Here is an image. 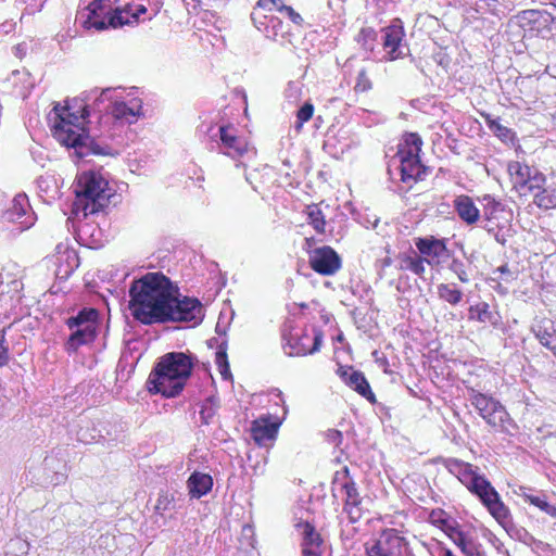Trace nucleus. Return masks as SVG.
<instances>
[{
  "instance_id": "f257e3e1",
  "label": "nucleus",
  "mask_w": 556,
  "mask_h": 556,
  "mask_svg": "<svg viewBox=\"0 0 556 556\" xmlns=\"http://www.w3.org/2000/svg\"><path fill=\"white\" fill-rule=\"evenodd\" d=\"M128 292L131 315L143 325L190 323L195 327L204 318L201 301L181 295L178 286L162 271L134 279Z\"/></svg>"
},
{
  "instance_id": "f03ea898",
  "label": "nucleus",
  "mask_w": 556,
  "mask_h": 556,
  "mask_svg": "<svg viewBox=\"0 0 556 556\" xmlns=\"http://www.w3.org/2000/svg\"><path fill=\"white\" fill-rule=\"evenodd\" d=\"M75 109L70 101H66L65 105L54 104L49 114L54 138L66 148L73 149L74 155L81 160L88 156H116L117 151L91 137L79 126L80 121L90 115L89 104L81 102L77 110Z\"/></svg>"
},
{
  "instance_id": "7ed1b4c3",
  "label": "nucleus",
  "mask_w": 556,
  "mask_h": 556,
  "mask_svg": "<svg viewBox=\"0 0 556 556\" xmlns=\"http://www.w3.org/2000/svg\"><path fill=\"white\" fill-rule=\"evenodd\" d=\"M197 358L184 352H168L159 357L147 380L151 394L174 399L184 391L192 375Z\"/></svg>"
},
{
  "instance_id": "20e7f679",
  "label": "nucleus",
  "mask_w": 556,
  "mask_h": 556,
  "mask_svg": "<svg viewBox=\"0 0 556 556\" xmlns=\"http://www.w3.org/2000/svg\"><path fill=\"white\" fill-rule=\"evenodd\" d=\"M75 213H84V217L97 214L104 210L113 197L108 179L98 172L86 170L76 177Z\"/></svg>"
},
{
  "instance_id": "39448f33",
  "label": "nucleus",
  "mask_w": 556,
  "mask_h": 556,
  "mask_svg": "<svg viewBox=\"0 0 556 556\" xmlns=\"http://www.w3.org/2000/svg\"><path fill=\"white\" fill-rule=\"evenodd\" d=\"M112 0H93L88 7V14L83 21L85 28H94L96 30H105L108 28H117L129 25L138 21L140 14L147 12V8L142 4L138 5L136 11L130 13V4L126 3L124 8H111L108 3ZM118 3L119 0H113Z\"/></svg>"
},
{
  "instance_id": "423d86ee",
  "label": "nucleus",
  "mask_w": 556,
  "mask_h": 556,
  "mask_svg": "<svg viewBox=\"0 0 556 556\" xmlns=\"http://www.w3.org/2000/svg\"><path fill=\"white\" fill-rule=\"evenodd\" d=\"M442 465L473 494L483 506L495 505L498 513H503L502 500L491 482L482 475L476 472L472 465L457 458H444Z\"/></svg>"
},
{
  "instance_id": "0eeeda50",
  "label": "nucleus",
  "mask_w": 556,
  "mask_h": 556,
  "mask_svg": "<svg viewBox=\"0 0 556 556\" xmlns=\"http://www.w3.org/2000/svg\"><path fill=\"white\" fill-rule=\"evenodd\" d=\"M99 312L93 307H85L75 316L66 319L72 333L65 342V350L72 354L81 345L91 343L97 337Z\"/></svg>"
},
{
  "instance_id": "6e6552de",
  "label": "nucleus",
  "mask_w": 556,
  "mask_h": 556,
  "mask_svg": "<svg viewBox=\"0 0 556 556\" xmlns=\"http://www.w3.org/2000/svg\"><path fill=\"white\" fill-rule=\"evenodd\" d=\"M206 134L210 138L207 149L217 151L231 159L242 157L249 152L247 140L237 135V129L232 125L208 126Z\"/></svg>"
},
{
  "instance_id": "1a4fd4ad",
  "label": "nucleus",
  "mask_w": 556,
  "mask_h": 556,
  "mask_svg": "<svg viewBox=\"0 0 556 556\" xmlns=\"http://www.w3.org/2000/svg\"><path fill=\"white\" fill-rule=\"evenodd\" d=\"M471 405L478 410L479 415L491 427L504 429L505 424L510 421V417L505 407L495 399L480 392H475L471 397Z\"/></svg>"
},
{
  "instance_id": "9d476101",
  "label": "nucleus",
  "mask_w": 556,
  "mask_h": 556,
  "mask_svg": "<svg viewBox=\"0 0 556 556\" xmlns=\"http://www.w3.org/2000/svg\"><path fill=\"white\" fill-rule=\"evenodd\" d=\"M308 263L315 273L332 276L341 268L342 260L334 249L324 245L309 251Z\"/></svg>"
},
{
  "instance_id": "9b49d317",
  "label": "nucleus",
  "mask_w": 556,
  "mask_h": 556,
  "mask_svg": "<svg viewBox=\"0 0 556 556\" xmlns=\"http://www.w3.org/2000/svg\"><path fill=\"white\" fill-rule=\"evenodd\" d=\"M35 214L26 194L21 193L13 198L11 205L2 213V220L18 225L21 231L30 228L35 223Z\"/></svg>"
},
{
  "instance_id": "f8f14e48",
  "label": "nucleus",
  "mask_w": 556,
  "mask_h": 556,
  "mask_svg": "<svg viewBox=\"0 0 556 556\" xmlns=\"http://www.w3.org/2000/svg\"><path fill=\"white\" fill-rule=\"evenodd\" d=\"M520 25L541 38L552 36L553 15L546 10H523L518 14Z\"/></svg>"
},
{
  "instance_id": "ddd939ff",
  "label": "nucleus",
  "mask_w": 556,
  "mask_h": 556,
  "mask_svg": "<svg viewBox=\"0 0 556 556\" xmlns=\"http://www.w3.org/2000/svg\"><path fill=\"white\" fill-rule=\"evenodd\" d=\"M507 170L515 187L528 188L533 191L545 182V176L538 168L518 161L509 162Z\"/></svg>"
},
{
  "instance_id": "4468645a",
  "label": "nucleus",
  "mask_w": 556,
  "mask_h": 556,
  "mask_svg": "<svg viewBox=\"0 0 556 556\" xmlns=\"http://www.w3.org/2000/svg\"><path fill=\"white\" fill-rule=\"evenodd\" d=\"M404 36L405 31L400 20L394 21L382 29V46L388 53L389 60L394 61L404 58L408 53L409 49L402 45Z\"/></svg>"
},
{
  "instance_id": "2eb2a0df",
  "label": "nucleus",
  "mask_w": 556,
  "mask_h": 556,
  "mask_svg": "<svg viewBox=\"0 0 556 556\" xmlns=\"http://www.w3.org/2000/svg\"><path fill=\"white\" fill-rule=\"evenodd\" d=\"M503 513H498L495 505L484 506L495 520L506 530L508 535L528 546L535 544L536 539L525 528L515 525L510 519L508 507L502 502Z\"/></svg>"
},
{
  "instance_id": "dca6fc26",
  "label": "nucleus",
  "mask_w": 556,
  "mask_h": 556,
  "mask_svg": "<svg viewBox=\"0 0 556 556\" xmlns=\"http://www.w3.org/2000/svg\"><path fill=\"white\" fill-rule=\"evenodd\" d=\"M283 350L288 356H304L307 354H314L320 350L323 343V331L314 329V342L312 348H307L306 341L309 340V336L305 332L303 336H287L283 333Z\"/></svg>"
},
{
  "instance_id": "f3484780",
  "label": "nucleus",
  "mask_w": 556,
  "mask_h": 556,
  "mask_svg": "<svg viewBox=\"0 0 556 556\" xmlns=\"http://www.w3.org/2000/svg\"><path fill=\"white\" fill-rule=\"evenodd\" d=\"M337 374L348 387L365 397L369 403H377L376 395L361 370H355L352 366H340Z\"/></svg>"
},
{
  "instance_id": "a211bd4d",
  "label": "nucleus",
  "mask_w": 556,
  "mask_h": 556,
  "mask_svg": "<svg viewBox=\"0 0 556 556\" xmlns=\"http://www.w3.org/2000/svg\"><path fill=\"white\" fill-rule=\"evenodd\" d=\"M295 527L302 538V556H321L324 553V540L315 527L308 521H300Z\"/></svg>"
},
{
  "instance_id": "6ab92c4d",
  "label": "nucleus",
  "mask_w": 556,
  "mask_h": 556,
  "mask_svg": "<svg viewBox=\"0 0 556 556\" xmlns=\"http://www.w3.org/2000/svg\"><path fill=\"white\" fill-rule=\"evenodd\" d=\"M396 156L400 161L399 169L403 182H417L426 177L429 168L421 163L419 155L410 153L396 154Z\"/></svg>"
},
{
  "instance_id": "aec40b11",
  "label": "nucleus",
  "mask_w": 556,
  "mask_h": 556,
  "mask_svg": "<svg viewBox=\"0 0 556 556\" xmlns=\"http://www.w3.org/2000/svg\"><path fill=\"white\" fill-rule=\"evenodd\" d=\"M278 424L271 421V417L265 416L254 420L251 425V437L260 446H266L274 441L278 432Z\"/></svg>"
},
{
  "instance_id": "412c9836",
  "label": "nucleus",
  "mask_w": 556,
  "mask_h": 556,
  "mask_svg": "<svg viewBox=\"0 0 556 556\" xmlns=\"http://www.w3.org/2000/svg\"><path fill=\"white\" fill-rule=\"evenodd\" d=\"M454 208L459 218L467 225H473L479 220L480 211L468 195L462 194L456 197L454 200Z\"/></svg>"
},
{
  "instance_id": "4be33fe9",
  "label": "nucleus",
  "mask_w": 556,
  "mask_h": 556,
  "mask_svg": "<svg viewBox=\"0 0 556 556\" xmlns=\"http://www.w3.org/2000/svg\"><path fill=\"white\" fill-rule=\"evenodd\" d=\"M189 494L192 498H201L213 488V478L208 473L193 471L187 481Z\"/></svg>"
},
{
  "instance_id": "5701e85b",
  "label": "nucleus",
  "mask_w": 556,
  "mask_h": 556,
  "mask_svg": "<svg viewBox=\"0 0 556 556\" xmlns=\"http://www.w3.org/2000/svg\"><path fill=\"white\" fill-rule=\"evenodd\" d=\"M399 265L397 268L401 270H410L415 275L421 277L426 270L424 265L425 260L418 255V253L410 249L407 253H400L397 255ZM428 264H431V261L426 260Z\"/></svg>"
},
{
  "instance_id": "b1692460",
  "label": "nucleus",
  "mask_w": 556,
  "mask_h": 556,
  "mask_svg": "<svg viewBox=\"0 0 556 556\" xmlns=\"http://www.w3.org/2000/svg\"><path fill=\"white\" fill-rule=\"evenodd\" d=\"M415 245L425 256L440 257L448 252L445 242L434 237L418 238Z\"/></svg>"
},
{
  "instance_id": "393cba45",
  "label": "nucleus",
  "mask_w": 556,
  "mask_h": 556,
  "mask_svg": "<svg viewBox=\"0 0 556 556\" xmlns=\"http://www.w3.org/2000/svg\"><path fill=\"white\" fill-rule=\"evenodd\" d=\"M174 507V496H169L166 492L161 491L154 506L153 523L157 528L164 527L166 525V513L173 510Z\"/></svg>"
},
{
  "instance_id": "a878e982",
  "label": "nucleus",
  "mask_w": 556,
  "mask_h": 556,
  "mask_svg": "<svg viewBox=\"0 0 556 556\" xmlns=\"http://www.w3.org/2000/svg\"><path fill=\"white\" fill-rule=\"evenodd\" d=\"M403 538L395 533H386L378 540V549L382 556H401Z\"/></svg>"
},
{
  "instance_id": "bb28decb",
  "label": "nucleus",
  "mask_w": 556,
  "mask_h": 556,
  "mask_svg": "<svg viewBox=\"0 0 556 556\" xmlns=\"http://www.w3.org/2000/svg\"><path fill=\"white\" fill-rule=\"evenodd\" d=\"M519 495L522 496L531 505L536 506L546 515L556 518V507L546 501L545 494L541 492H539L538 494H532L530 489L520 488Z\"/></svg>"
},
{
  "instance_id": "cd10ccee",
  "label": "nucleus",
  "mask_w": 556,
  "mask_h": 556,
  "mask_svg": "<svg viewBox=\"0 0 556 556\" xmlns=\"http://www.w3.org/2000/svg\"><path fill=\"white\" fill-rule=\"evenodd\" d=\"M533 331L539 342L546 349H549L556 331V320L544 318L536 325Z\"/></svg>"
},
{
  "instance_id": "c85d7f7f",
  "label": "nucleus",
  "mask_w": 556,
  "mask_h": 556,
  "mask_svg": "<svg viewBox=\"0 0 556 556\" xmlns=\"http://www.w3.org/2000/svg\"><path fill=\"white\" fill-rule=\"evenodd\" d=\"M453 543L465 556H482L480 552L481 544L477 543L473 538L465 531L458 533L453 540Z\"/></svg>"
},
{
  "instance_id": "c756f323",
  "label": "nucleus",
  "mask_w": 556,
  "mask_h": 556,
  "mask_svg": "<svg viewBox=\"0 0 556 556\" xmlns=\"http://www.w3.org/2000/svg\"><path fill=\"white\" fill-rule=\"evenodd\" d=\"M497 313L490 311V306L485 302L478 303L469 308V318L483 324L496 325Z\"/></svg>"
},
{
  "instance_id": "7c9ffc66",
  "label": "nucleus",
  "mask_w": 556,
  "mask_h": 556,
  "mask_svg": "<svg viewBox=\"0 0 556 556\" xmlns=\"http://www.w3.org/2000/svg\"><path fill=\"white\" fill-rule=\"evenodd\" d=\"M344 478L346 479L342 483V489L345 492V501L343 507H350V506H359L362 503V498L359 496V493L356 488V483L349 477V468L344 467L342 471Z\"/></svg>"
},
{
  "instance_id": "2f4dec72",
  "label": "nucleus",
  "mask_w": 556,
  "mask_h": 556,
  "mask_svg": "<svg viewBox=\"0 0 556 556\" xmlns=\"http://www.w3.org/2000/svg\"><path fill=\"white\" fill-rule=\"evenodd\" d=\"M263 33L266 38L278 41L280 38L285 39L289 30L288 25H286L279 17L273 16L268 18V23H266V27Z\"/></svg>"
},
{
  "instance_id": "473e14b6",
  "label": "nucleus",
  "mask_w": 556,
  "mask_h": 556,
  "mask_svg": "<svg viewBox=\"0 0 556 556\" xmlns=\"http://www.w3.org/2000/svg\"><path fill=\"white\" fill-rule=\"evenodd\" d=\"M437 290L439 299L451 305L455 306L463 300V292L456 288L455 283H440Z\"/></svg>"
},
{
  "instance_id": "72a5a7b5",
  "label": "nucleus",
  "mask_w": 556,
  "mask_h": 556,
  "mask_svg": "<svg viewBox=\"0 0 556 556\" xmlns=\"http://www.w3.org/2000/svg\"><path fill=\"white\" fill-rule=\"evenodd\" d=\"M422 140L418 134L407 132L404 136V143L400 144L396 154H413L419 155L421 151Z\"/></svg>"
},
{
  "instance_id": "f704fd0d",
  "label": "nucleus",
  "mask_w": 556,
  "mask_h": 556,
  "mask_svg": "<svg viewBox=\"0 0 556 556\" xmlns=\"http://www.w3.org/2000/svg\"><path fill=\"white\" fill-rule=\"evenodd\" d=\"M112 92V88L103 89L100 93H98V89H92L90 91H86L83 93V98L80 99L84 104H89V110L94 111L100 109V104L104 102L105 99H108V93Z\"/></svg>"
},
{
  "instance_id": "c9c22d12",
  "label": "nucleus",
  "mask_w": 556,
  "mask_h": 556,
  "mask_svg": "<svg viewBox=\"0 0 556 556\" xmlns=\"http://www.w3.org/2000/svg\"><path fill=\"white\" fill-rule=\"evenodd\" d=\"M378 34L371 27H363L356 36L357 43L366 53H371L375 50V42L377 41Z\"/></svg>"
},
{
  "instance_id": "e433bc0d",
  "label": "nucleus",
  "mask_w": 556,
  "mask_h": 556,
  "mask_svg": "<svg viewBox=\"0 0 556 556\" xmlns=\"http://www.w3.org/2000/svg\"><path fill=\"white\" fill-rule=\"evenodd\" d=\"M218 407L219 402L217 397L211 395L205 399L199 412L202 424L208 425L216 415Z\"/></svg>"
},
{
  "instance_id": "4c0bfd02",
  "label": "nucleus",
  "mask_w": 556,
  "mask_h": 556,
  "mask_svg": "<svg viewBox=\"0 0 556 556\" xmlns=\"http://www.w3.org/2000/svg\"><path fill=\"white\" fill-rule=\"evenodd\" d=\"M307 219L318 233L325 232V215L317 204L307 206Z\"/></svg>"
},
{
  "instance_id": "58836bf2",
  "label": "nucleus",
  "mask_w": 556,
  "mask_h": 556,
  "mask_svg": "<svg viewBox=\"0 0 556 556\" xmlns=\"http://www.w3.org/2000/svg\"><path fill=\"white\" fill-rule=\"evenodd\" d=\"M488 126L494 136L500 138L503 142L511 141L514 139V131L502 125L498 121L488 118Z\"/></svg>"
},
{
  "instance_id": "ea45409f",
  "label": "nucleus",
  "mask_w": 556,
  "mask_h": 556,
  "mask_svg": "<svg viewBox=\"0 0 556 556\" xmlns=\"http://www.w3.org/2000/svg\"><path fill=\"white\" fill-rule=\"evenodd\" d=\"M314 114V105L311 102H305L296 112L295 129L300 130L304 123L308 122Z\"/></svg>"
},
{
  "instance_id": "a19ab883",
  "label": "nucleus",
  "mask_w": 556,
  "mask_h": 556,
  "mask_svg": "<svg viewBox=\"0 0 556 556\" xmlns=\"http://www.w3.org/2000/svg\"><path fill=\"white\" fill-rule=\"evenodd\" d=\"M466 268L467 265L458 258H453L448 265V269L453 271L463 283H467L470 280Z\"/></svg>"
},
{
  "instance_id": "79ce46f5",
  "label": "nucleus",
  "mask_w": 556,
  "mask_h": 556,
  "mask_svg": "<svg viewBox=\"0 0 556 556\" xmlns=\"http://www.w3.org/2000/svg\"><path fill=\"white\" fill-rule=\"evenodd\" d=\"M113 115L119 119H129V117L136 118L138 113L134 108L128 106L125 102H115L113 106Z\"/></svg>"
},
{
  "instance_id": "37998d69",
  "label": "nucleus",
  "mask_w": 556,
  "mask_h": 556,
  "mask_svg": "<svg viewBox=\"0 0 556 556\" xmlns=\"http://www.w3.org/2000/svg\"><path fill=\"white\" fill-rule=\"evenodd\" d=\"M273 16L274 15L264 14L258 9H253L251 13L252 23L260 31L264 30V28L266 27V23H268V18Z\"/></svg>"
},
{
  "instance_id": "c03bdc74",
  "label": "nucleus",
  "mask_w": 556,
  "mask_h": 556,
  "mask_svg": "<svg viewBox=\"0 0 556 556\" xmlns=\"http://www.w3.org/2000/svg\"><path fill=\"white\" fill-rule=\"evenodd\" d=\"M8 548L7 555H9L11 551L17 552V556L26 555L28 552V543L18 538L12 539L8 544Z\"/></svg>"
},
{
  "instance_id": "a18cd8bd",
  "label": "nucleus",
  "mask_w": 556,
  "mask_h": 556,
  "mask_svg": "<svg viewBox=\"0 0 556 556\" xmlns=\"http://www.w3.org/2000/svg\"><path fill=\"white\" fill-rule=\"evenodd\" d=\"M8 328L0 330V367L5 366L9 363V348L5 344V333Z\"/></svg>"
},
{
  "instance_id": "49530a36",
  "label": "nucleus",
  "mask_w": 556,
  "mask_h": 556,
  "mask_svg": "<svg viewBox=\"0 0 556 556\" xmlns=\"http://www.w3.org/2000/svg\"><path fill=\"white\" fill-rule=\"evenodd\" d=\"M371 89V81L367 76V73L365 70H361L357 75L355 90L357 92H365Z\"/></svg>"
},
{
  "instance_id": "de8ad7c7",
  "label": "nucleus",
  "mask_w": 556,
  "mask_h": 556,
  "mask_svg": "<svg viewBox=\"0 0 556 556\" xmlns=\"http://www.w3.org/2000/svg\"><path fill=\"white\" fill-rule=\"evenodd\" d=\"M443 531L452 541L456 538L458 533L463 532L459 523L454 519L446 520L444 522Z\"/></svg>"
},
{
  "instance_id": "09e8293b",
  "label": "nucleus",
  "mask_w": 556,
  "mask_h": 556,
  "mask_svg": "<svg viewBox=\"0 0 556 556\" xmlns=\"http://www.w3.org/2000/svg\"><path fill=\"white\" fill-rule=\"evenodd\" d=\"M278 11L285 13L298 26H301L304 22L303 17L292 7L281 4L278 7Z\"/></svg>"
},
{
  "instance_id": "8fccbe9b",
  "label": "nucleus",
  "mask_w": 556,
  "mask_h": 556,
  "mask_svg": "<svg viewBox=\"0 0 556 556\" xmlns=\"http://www.w3.org/2000/svg\"><path fill=\"white\" fill-rule=\"evenodd\" d=\"M215 362L218 368L229 364L225 343L218 346L215 353Z\"/></svg>"
},
{
  "instance_id": "3c124183",
  "label": "nucleus",
  "mask_w": 556,
  "mask_h": 556,
  "mask_svg": "<svg viewBox=\"0 0 556 556\" xmlns=\"http://www.w3.org/2000/svg\"><path fill=\"white\" fill-rule=\"evenodd\" d=\"M326 440L336 445V446H339L341 443H342V440H343V434L341 431L339 430H336V429H329L326 434Z\"/></svg>"
},
{
  "instance_id": "603ef678",
  "label": "nucleus",
  "mask_w": 556,
  "mask_h": 556,
  "mask_svg": "<svg viewBox=\"0 0 556 556\" xmlns=\"http://www.w3.org/2000/svg\"><path fill=\"white\" fill-rule=\"evenodd\" d=\"M343 511L346 513V515L352 523L357 522L362 517V511H361L359 506L343 507Z\"/></svg>"
},
{
  "instance_id": "864d4df0",
  "label": "nucleus",
  "mask_w": 556,
  "mask_h": 556,
  "mask_svg": "<svg viewBox=\"0 0 556 556\" xmlns=\"http://www.w3.org/2000/svg\"><path fill=\"white\" fill-rule=\"evenodd\" d=\"M437 513L433 511L432 516H435ZM452 518L445 514L444 510L439 509L438 511V518L433 521L434 523L439 525L440 528L443 530V525L446 520H451Z\"/></svg>"
},
{
  "instance_id": "5fc2aeb1",
  "label": "nucleus",
  "mask_w": 556,
  "mask_h": 556,
  "mask_svg": "<svg viewBox=\"0 0 556 556\" xmlns=\"http://www.w3.org/2000/svg\"><path fill=\"white\" fill-rule=\"evenodd\" d=\"M299 92V88L294 83H289L288 88L286 89V96L288 98H296V94Z\"/></svg>"
},
{
  "instance_id": "6e6d98bb",
  "label": "nucleus",
  "mask_w": 556,
  "mask_h": 556,
  "mask_svg": "<svg viewBox=\"0 0 556 556\" xmlns=\"http://www.w3.org/2000/svg\"><path fill=\"white\" fill-rule=\"evenodd\" d=\"M218 370L224 380L230 379L232 377L229 364L219 367Z\"/></svg>"
},
{
  "instance_id": "4d7b16f0",
  "label": "nucleus",
  "mask_w": 556,
  "mask_h": 556,
  "mask_svg": "<svg viewBox=\"0 0 556 556\" xmlns=\"http://www.w3.org/2000/svg\"><path fill=\"white\" fill-rule=\"evenodd\" d=\"M535 202L539 206L548 207L551 200H548L546 197H540L539 194H535Z\"/></svg>"
},
{
  "instance_id": "13d9d810",
  "label": "nucleus",
  "mask_w": 556,
  "mask_h": 556,
  "mask_svg": "<svg viewBox=\"0 0 556 556\" xmlns=\"http://www.w3.org/2000/svg\"><path fill=\"white\" fill-rule=\"evenodd\" d=\"M493 237L497 243H500L502 245L506 244V237L501 230H497L496 232H494Z\"/></svg>"
},
{
  "instance_id": "bf43d9fd",
  "label": "nucleus",
  "mask_w": 556,
  "mask_h": 556,
  "mask_svg": "<svg viewBox=\"0 0 556 556\" xmlns=\"http://www.w3.org/2000/svg\"><path fill=\"white\" fill-rule=\"evenodd\" d=\"M80 508V505L77 504V503H74V504H67V505H64L63 506V511L64 513H67V511H76Z\"/></svg>"
},
{
  "instance_id": "052dcab7",
  "label": "nucleus",
  "mask_w": 556,
  "mask_h": 556,
  "mask_svg": "<svg viewBox=\"0 0 556 556\" xmlns=\"http://www.w3.org/2000/svg\"><path fill=\"white\" fill-rule=\"evenodd\" d=\"M484 200L488 201V205H490L493 211H496L497 206H500V203L492 199L490 195L485 197Z\"/></svg>"
},
{
  "instance_id": "680f3d73",
  "label": "nucleus",
  "mask_w": 556,
  "mask_h": 556,
  "mask_svg": "<svg viewBox=\"0 0 556 556\" xmlns=\"http://www.w3.org/2000/svg\"><path fill=\"white\" fill-rule=\"evenodd\" d=\"M369 555L370 556H382V553L378 549V541L371 546Z\"/></svg>"
},
{
  "instance_id": "e2e57ef3",
  "label": "nucleus",
  "mask_w": 556,
  "mask_h": 556,
  "mask_svg": "<svg viewBox=\"0 0 556 556\" xmlns=\"http://www.w3.org/2000/svg\"><path fill=\"white\" fill-rule=\"evenodd\" d=\"M441 556H456V555H454V553L450 548L443 546L441 548Z\"/></svg>"
},
{
  "instance_id": "0e129e2a",
  "label": "nucleus",
  "mask_w": 556,
  "mask_h": 556,
  "mask_svg": "<svg viewBox=\"0 0 556 556\" xmlns=\"http://www.w3.org/2000/svg\"><path fill=\"white\" fill-rule=\"evenodd\" d=\"M382 267H388L392 264V258L391 257H384L382 261Z\"/></svg>"
},
{
  "instance_id": "69168bd1",
  "label": "nucleus",
  "mask_w": 556,
  "mask_h": 556,
  "mask_svg": "<svg viewBox=\"0 0 556 556\" xmlns=\"http://www.w3.org/2000/svg\"><path fill=\"white\" fill-rule=\"evenodd\" d=\"M556 31V17L553 16V23H552V35Z\"/></svg>"
},
{
  "instance_id": "338daca9",
  "label": "nucleus",
  "mask_w": 556,
  "mask_h": 556,
  "mask_svg": "<svg viewBox=\"0 0 556 556\" xmlns=\"http://www.w3.org/2000/svg\"><path fill=\"white\" fill-rule=\"evenodd\" d=\"M484 228H485V230H486L489 233H491V235H493V236H494V232H496V231L494 230V228H493V227L485 226Z\"/></svg>"
},
{
  "instance_id": "774afa93",
  "label": "nucleus",
  "mask_w": 556,
  "mask_h": 556,
  "mask_svg": "<svg viewBox=\"0 0 556 556\" xmlns=\"http://www.w3.org/2000/svg\"><path fill=\"white\" fill-rule=\"evenodd\" d=\"M498 270H501L502 273H508L509 271L506 266L500 267Z\"/></svg>"
}]
</instances>
